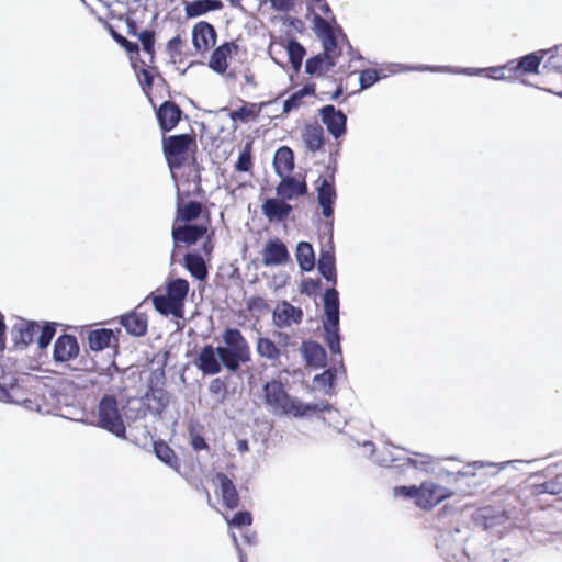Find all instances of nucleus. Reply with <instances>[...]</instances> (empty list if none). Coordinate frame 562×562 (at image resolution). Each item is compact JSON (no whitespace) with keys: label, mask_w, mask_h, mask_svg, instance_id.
<instances>
[{"label":"nucleus","mask_w":562,"mask_h":562,"mask_svg":"<svg viewBox=\"0 0 562 562\" xmlns=\"http://www.w3.org/2000/svg\"><path fill=\"white\" fill-rule=\"evenodd\" d=\"M325 321L323 328L325 331V341L334 355L341 359V347L339 336V294L333 286L327 289L323 297Z\"/></svg>","instance_id":"obj_1"},{"label":"nucleus","mask_w":562,"mask_h":562,"mask_svg":"<svg viewBox=\"0 0 562 562\" xmlns=\"http://www.w3.org/2000/svg\"><path fill=\"white\" fill-rule=\"evenodd\" d=\"M451 495L446 487L432 482H424L420 486H397L394 496L415 499V504L424 509H430Z\"/></svg>","instance_id":"obj_2"},{"label":"nucleus","mask_w":562,"mask_h":562,"mask_svg":"<svg viewBox=\"0 0 562 562\" xmlns=\"http://www.w3.org/2000/svg\"><path fill=\"white\" fill-rule=\"evenodd\" d=\"M263 400L268 409L274 415L301 414L299 401L292 398L279 380H272L263 385Z\"/></svg>","instance_id":"obj_3"},{"label":"nucleus","mask_w":562,"mask_h":562,"mask_svg":"<svg viewBox=\"0 0 562 562\" xmlns=\"http://www.w3.org/2000/svg\"><path fill=\"white\" fill-rule=\"evenodd\" d=\"M99 424L116 437L125 436V425L117 407V401L112 395H105L98 406Z\"/></svg>","instance_id":"obj_4"},{"label":"nucleus","mask_w":562,"mask_h":562,"mask_svg":"<svg viewBox=\"0 0 562 562\" xmlns=\"http://www.w3.org/2000/svg\"><path fill=\"white\" fill-rule=\"evenodd\" d=\"M303 319V311L286 301L279 303L272 312V321L278 328L297 325Z\"/></svg>","instance_id":"obj_5"},{"label":"nucleus","mask_w":562,"mask_h":562,"mask_svg":"<svg viewBox=\"0 0 562 562\" xmlns=\"http://www.w3.org/2000/svg\"><path fill=\"white\" fill-rule=\"evenodd\" d=\"M319 115L327 131L335 138L345 135L347 116L340 110H336L334 105L328 104L319 110Z\"/></svg>","instance_id":"obj_6"},{"label":"nucleus","mask_w":562,"mask_h":562,"mask_svg":"<svg viewBox=\"0 0 562 562\" xmlns=\"http://www.w3.org/2000/svg\"><path fill=\"white\" fill-rule=\"evenodd\" d=\"M196 366L204 375H215L220 373L223 364L218 358L217 347L205 345L199 352Z\"/></svg>","instance_id":"obj_7"},{"label":"nucleus","mask_w":562,"mask_h":562,"mask_svg":"<svg viewBox=\"0 0 562 562\" xmlns=\"http://www.w3.org/2000/svg\"><path fill=\"white\" fill-rule=\"evenodd\" d=\"M290 255L284 243L280 239H270L262 250V263L266 267L280 266L289 261Z\"/></svg>","instance_id":"obj_8"},{"label":"nucleus","mask_w":562,"mask_h":562,"mask_svg":"<svg viewBox=\"0 0 562 562\" xmlns=\"http://www.w3.org/2000/svg\"><path fill=\"white\" fill-rule=\"evenodd\" d=\"M192 43L199 52L209 50L216 43L215 29L204 21L196 23L192 29Z\"/></svg>","instance_id":"obj_9"},{"label":"nucleus","mask_w":562,"mask_h":562,"mask_svg":"<svg viewBox=\"0 0 562 562\" xmlns=\"http://www.w3.org/2000/svg\"><path fill=\"white\" fill-rule=\"evenodd\" d=\"M79 355V345L75 336L61 335L54 344L53 358L56 362H67Z\"/></svg>","instance_id":"obj_10"},{"label":"nucleus","mask_w":562,"mask_h":562,"mask_svg":"<svg viewBox=\"0 0 562 562\" xmlns=\"http://www.w3.org/2000/svg\"><path fill=\"white\" fill-rule=\"evenodd\" d=\"M40 331L41 326L38 324L21 319L12 327L11 335L15 346L23 349L35 341Z\"/></svg>","instance_id":"obj_11"},{"label":"nucleus","mask_w":562,"mask_h":562,"mask_svg":"<svg viewBox=\"0 0 562 562\" xmlns=\"http://www.w3.org/2000/svg\"><path fill=\"white\" fill-rule=\"evenodd\" d=\"M223 345L217 346L232 352H240L243 356L251 357L249 344L237 328H227L222 335Z\"/></svg>","instance_id":"obj_12"},{"label":"nucleus","mask_w":562,"mask_h":562,"mask_svg":"<svg viewBox=\"0 0 562 562\" xmlns=\"http://www.w3.org/2000/svg\"><path fill=\"white\" fill-rule=\"evenodd\" d=\"M214 483L217 486L216 493L221 495L224 505L234 509L238 506L239 496L235 484L224 473H216Z\"/></svg>","instance_id":"obj_13"},{"label":"nucleus","mask_w":562,"mask_h":562,"mask_svg":"<svg viewBox=\"0 0 562 562\" xmlns=\"http://www.w3.org/2000/svg\"><path fill=\"white\" fill-rule=\"evenodd\" d=\"M317 269L319 273L328 281L331 282L333 285L337 283V274L335 267V250L331 239L328 245L323 247L319 252V258L317 262Z\"/></svg>","instance_id":"obj_14"},{"label":"nucleus","mask_w":562,"mask_h":562,"mask_svg":"<svg viewBox=\"0 0 562 562\" xmlns=\"http://www.w3.org/2000/svg\"><path fill=\"white\" fill-rule=\"evenodd\" d=\"M317 202L322 207L325 217H331L334 210L333 203L336 199V190L331 181L319 177L317 180Z\"/></svg>","instance_id":"obj_15"},{"label":"nucleus","mask_w":562,"mask_h":562,"mask_svg":"<svg viewBox=\"0 0 562 562\" xmlns=\"http://www.w3.org/2000/svg\"><path fill=\"white\" fill-rule=\"evenodd\" d=\"M206 233V227L203 225H183L172 227L171 235L173 246L177 247L179 243L194 244Z\"/></svg>","instance_id":"obj_16"},{"label":"nucleus","mask_w":562,"mask_h":562,"mask_svg":"<svg viewBox=\"0 0 562 562\" xmlns=\"http://www.w3.org/2000/svg\"><path fill=\"white\" fill-rule=\"evenodd\" d=\"M277 187V194L282 200H291L294 196H302L307 193V186L305 181H299L294 177L284 176Z\"/></svg>","instance_id":"obj_17"},{"label":"nucleus","mask_w":562,"mask_h":562,"mask_svg":"<svg viewBox=\"0 0 562 562\" xmlns=\"http://www.w3.org/2000/svg\"><path fill=\"white\" fill-rule=\"evenodd\" d=\"M157 119L164 132L171 131L181 119V110L171 102H164L157 111Z\"/></svg>","instance_id":"obj_18"},{"label":"nucleus","mask_w":562,"mask_h":562,"mask_svg":"<svg viewBox=\"0 0 562 562\" xmlns=\"http://www.w3.org/2000/svg\"><path fill=\"white\" fill-rule=\"evenodd\" d=\"M301 353L307 366L322 368L326 362L325 349L315 341H305L301 346Z\"/></svg>","instance_id":"obj_19"},{"label":"nucleus","mask_w":562,"mask_h":562,"mask_svg":"<svg viewBox=\"0 0 562 562\" xmlns=\"http://www.w3.org/2000/svg\"><path fill=\"white\" fill-rule=\"evenodd\" d=\"M291 211L292 206L284 200L267 199L262 204V213L269 221H282Z\"/></svg>","instance_id":"obj_20"},{"label":"nucleus","mask_w":562,"mask_h":562,"mask_svg":"<svg viewBox=\"0 0 562 562\" xmlns=\"http://www.w3.org/2000/svg\"><path fill=\"white\" fill-rule=\"evenodd\" d=\"M192 142V137L188 134L172 135L164 139V154L166 157H177L184 154L190 143Z\"/></svg>","instance_id":"obj_21"},{"label":"nucleus","mask_w":562,"mask_h":562,"mask_svg":"<svg viewBox=\"0 0 562 562\" xmlns=\"http://www.w3.org/2000/svg\"><path fill=\"white\" fill-rule=\"evenodd\" d=\"M120 323L128 334L136 337L143 336L147 331V318L143 313L132 312L123 315Z\"/></svg>","instance_id":"obj_22"},{"label":"nucleus","mask_w":562,"mask_h":562,"mask_svg":"<svg viewBox=\"0 0 562 562\" xmlns=\"http://www.w3.org/2000/svg\"><path fill=\"white\" fill-rule=\"evenodd\" d=\"M542 58L537 53L528 54L518 60L508 61L505 67L508 70L524 74H537Z\"/></svg>","instance_id":"obj_23"},{"label":"nucleus","mask_w":562,"mask_h":562,"mask_svg":"<svg viewBox=\"0 0 562 562\" xmlns=\"http://www.w3.org/2000/svg\"><path fill=\"white\" fill-rule=\"evenodd\" d=\"M273 167L276 173L279 177H284L290 175V172L294 168V156L291 148L286 146L280 147L273 156Z\"/></svg>","instance_id":"obj_24"},{"label":"nucleus","mask_w":562,"mask_h":562,"mask_svg":"<svg viewBox=\"0 0 562 562\" xmlns=\"http://www.w3.org/2000/svg\"><path fill=\"white\" fill-rule=\"evenodd\" d=\"M223 8L221 0H194L184 4L187 18L194 19L211 11H217Z\"/></svg>","instance_id":"obj_25"},{"label":"nucleus","mask_w":562,"mask_h":562,"mask_svg":"<svg viewBox=\"0 0 562 562\" xmlns=\"http://www.w3.org/2000/svg\"><path fill=\"white\" fill-rule=\"evenodd\" d=\"M217 351L223 368L232 373H236L243 364H247L251 360V357L243 356L240 352H232L218 347Z\"/></svg>","instance_id":"obj_26"},{"label":"nucleus","mask_w":562,"mask_h":562,"mask_svg":"<svg viewBox=\"0 0 562 562\" xmlns=\"http://www.w3.org/2000/svg\"><path fill=\"white\" fill-rule=\"evenodd\" d=\"M403 70L405 71H432V72H450V74H462L468 76H479L483 74L484 71H487V68H452L450 66H426V65H419V66H412V67H404Z\"/></svg>","instance_id":"obj_27"},{"label":"nucleus","mask_w":562,"mask_h":562,"mask_svg":"<svg viewBox=\"0 0 562 562\" xmlns=\"http://www.w3.org/2000/svg\"><path fill=\"white\" fill-rule=\"evenodd\" d=\"M256 351L261 358L269 360L272 366L280 363L281 349L270 338H258Z\"/></svg>","instance_id":"obj_28"},{"label":"nucleus","mask_w":562,"mask_h":562,"mask_svg":"<svg viewBox=\"0 0 562 562\" xmlns=\"http://www.w3.org/2000/svg\"><path fill=\"white\" fill-rule=\"evenodd\" d=\"M153 304L155 310L161 315H172L175 317H183V307L172 301L167 295H156L153 297Z\"/></svg>","instance_id":"obj_29"},{"label":"nucleus","mask_w":562,"mask_h":562,"mask_svg":"<svg viewBox=\"0 0 562 562\" xmlns=\"http://www.w3.org/2000/svg\"><path fill=\"white\" fill-rule=\"evenodd\" d=\"M234 44L225 43L218 46L211 55L209 66L218 74H224L228 67L227 58Z\"/></svg>","instance_id":"obj_30"},{"label":"nucleus","mask_w":562,"mask_h":562,"mask_svg":"<svg viewBox=\"0 0 562 562\" xmlns=\"http://www.w3.org/2000/svg\"><path fill=\"white\" fill-rule=\"evenodd\" d=\"M303 140L308 150L313 153L319 150L324 145V131L322 126H306L303 133Z\"/></svg>","instance_id":"obj_31"},{"label":"nucleus","mask_w":562,"mask_h":562,"mask_svg":"<svg viewBox=\"0 0 562 562\" xmlns=\"http://www.w3.org/2000/svg\"><path fill=\"white\" fill-rule=\"evenodd\" d=\"M296 260L303 271H311L315 267V255L312 245L307 241H301L296 246Z\"/></svg>","instance_id":"obj_32"},{"label":"nucleus","mask_w":562,"mask_h":562,"mask_svg":"<svg viewBox=\"0 0 562 562\" xmlns=\"http://www.w3.org/2000/svg\"><path fill=\"white\" fill-rule=\"evenodd\" d=\"M271 102L249 103L241 108L231 111L229 119L234 122L241 121L247 122L250 119H255L259 115L260 111L269 105Z\"/></svg>","instance_id":"obj_33"},{"label":"nucleus","mask_w":562,"mask_h":562,"mask_svg":"<svg viewBox=\"0 0 562 562\" xmlns=\"http://www.w3.org/2000/svg\"><path fill=\"white\" fill-rule=\"evenodd\" d=\"M189 292V282L184 279L177 278L171 280L167 285V296L183 307L184 299Z\"/></svg>","instance_id":"obj_34"},{"label":"nucleus","mask_w":562,"mask_h":562,"mask_svg":"<svg viewBox=\"0 0 562 562\" xmlns=\"http://www.w3.org/2000/svg\"><path fill=\"white\" fill-rule=\"evenodd\" d=\"M184 266L191 276L198 280H204L207 276L205 262L200 255L187 254L184 256Z\"/></svg>","instance_id":"obj_35"},{"label":"nucleus","mask_w":562,"mask_h":562,"mask_svg":"<svg viewBox=\"0 0 562 562\" xmlns=\"http://www.w3.org/2000/svg\"><path fill=\"white\" fill-rule=\"evenodd\" d=\"M112 330L110 329H95L88 336V342L93 351H102L110 346L112 339Z\"/></svg>","instance_id":"obj_36"},{"label":"nucleus","mask_w":562,"mask_h":562,"mask_svg":"<svg viewBox=\"0 0 562 562\" xmlns=\"http://www.w3.org/2000/svg\"><path fill=\"white\" fill-rule=\"evenodd\" d=\"M284 48L289 61L291 63L294 70L297 71L301 68L302 60L305 55V48L295 40L289 41Z\"/></svg>","instance_id":"obj_37"},{"label":"nucleus","mask_w":562,"mask_h":562,"mask_svg":"<svg viewBox=\"0 0 562 562\" xmlns=\"http://www.w3.org/2000/svg\"><path fill=\"white\" fill-rule=\"evenodd\" d=\"M324 48V53L322 55L326 58V68L330 69L336 65V56H337V40L335 34L329 35L321 40Z\"/></svg>","instance_id":"obj_38"},{"label":"nucleus","mask_w":562,"mask_h":562,"mask_svg":"<svg viewBox=\"0 0 562 562\" xmlns=\"http://www.w3.org/2000/svg\"><path fill=\"white\" fill-rule=\"evenodd\" d=\"M154 451L156 457L170 468L176 469L178 465L173 450L165 442H155Z\"/></svg>","instance_id":"obj_39"},{"label":"nucleus","mask_w":562,"mask_h":562,"mask_svg":"<svg viewBox=\"0 0 562 562\" xmlns=\"http://www.w3.org/2000/svg\"><path fill=\"white\" fill-rule=\"evenodd\" d=\"M201 204L196 201H190L184 206H178V217L182 221L189 222L195 220L201 214Z\"/></svg>","instance_id":"obj_40"},{"label":"nucleus","mask_w":562,"mask_h":562,"mask_svg":"<svg viewBox=\"0 0 562 562\" xmlns=\"http://www.w3.org/2000/svg\"><path fill=\"white\" fill-rule=\"evenodd\" d=\"M313 30L319 40L335 34L330 22L319 14L313 15Z\"/></svg>","instance_id":"obj_41"},{"label":"nucleus","mask_w":562,"mask_h":562,"mask_svg":"<svg viewBox=\"0 0 562 562\" xmlns=\"http://www.w3.org/2000/svg\"><path fill=\"white\" fill-rule=\"evenodd\" d=\"M207 390L216 403H223L226 398L227 386L226 383L220 378L213 379L210 382Z\"/></svg>","instance_id":"obj_42"},{"label":"nucleus","mask_w":562,"mask_h":562,"mask_svg":"<svg viewBox=\"0 0 562 562\" xmlns=\"http://www.w3.org/2000/svg\"><path fill=\"white\" fill-rule=\"evenodd\" d=\"M55 335V328L50 324H46L41 327V331L37 334L35 341L41 350L46 349L50 344L53 337Z\"/></svg>","instance_id":"obj_43"},{"label":"nucleus","mask_w":562,"mask_h":562,"mask_svg":"<svg viewBox=\"0 0 562 562\" xmlns=\"http://www.w3.org/2000/svg\"><path fill=\"white\" fill-rule=\"evenodd\" d=\"M138 38L143 45V50L149 56V60L154 59L155 33L149 30L142 31Z\"/></svg>","instance_id":"obj_44"},{"label":"nucleus","mask_w":562,"mask_h":562,"mask_svg":"<svg viewBox=\"0 0 562 562\" xmlns=\"http://www.w3.org/2000/svg\"><path fill=\"white\" fill-rule=\"evenodd\" d=\"M299 406H300L301 414L295 415V417H303L312 412L330 411V405L325 401L319 402V403H312V404H303L302 402L299 401Z\"/></svg>","instance_id":"obj_45"},{"label":"nucleus","mask_w":562,"mask_h":562,"mask_svg":"<svg viewBox=\"0 0 562 562\" xmlns=\"http://www.w3.org/2000/svg\"><path fill=\"white\" fill-rule=\"evenodd\" d=\"M251 167L250 144H247L245 149L239 154L235 168L238 171L248 172Z\"/></svg>","instance_id":"obj_46"},{"label":"nucleus","mask_w":562,"mask_h":562,"mask_svg":"<svg viewBox=\"0 0 562 562\" xmlns=\"http://www.w3.org/2000/svg\"><path fill=\"white\" fill-rule=\"evenodd\" d=\"M333 381L334 374L329 370L324 371L323 373L317 374L314 378V384L316 385V387L323 390L325 393H328L329 390L331 389Z\"/></svg>","instance_id":"obj_47"},{"label":"nucleus","mask_w":562,"mask_h":562,"mask_svg":"<svg viewBox=\"0 0 562 562\" xmlns=\"http://www.w3.org/2000/svg\"><path fill=\"white\" fill-rule=\"evenodd\" d=\"M379 80V74L375 69H367L361 71L359 76L360 88L368 89Z\"/></svg>","instance_id":"obj_48"},{"label":"nucleus","mask_w":562,"mask_h":562,"mask_svg":"<svg viewBox=\"0 0 562 562\" xmlns=\"http://www.w3.org/2000/svg\"><path fill=\"white\" fill-rule=\"evenodd\" d=\"M326 66V58L324 55H317L306 60L305 71L310 75L317 74Z\"/></svg>","instance_id":"obj_49"},{"label":"nucleus","mask_w":562,"mask_h":562,"mask_svg":"<svg viewBox=\"0 0 562 562\" xmlns=\"http://www.w3.org/2000/svg\"><path fill=\"white\" fill-rule=\"evenodd\" d=\"M251 521L252 518L249 512H238L231 520H228V525L240 528L251 525Z\"/></svg>","instance_id":"obj_50"},{"label":"nucleus","mask_w":562,"mask_h":562,"mask_svg":"<svg viewBox=\"0 0 562 562\" xmlns=\"http://www.w3.org/2000/svg\"><path fill=\"white\" fill-rule=\"evenodd\" d=\"M110 32H111L112 37L115 40V42L119 43L121 46H123L128 53H137L138 52L137 43L130 42L123 35L115 32L112 27H110Z\"/></svg>","instance_id":"obj_51"},{"label":"nucleus","mask_w":562,"mask_h":562,"mask_svg":"<svg viewBox=\"0 0 562 562\" xmlns=\"http://www.w3.org/2000/svg\"><path fill=\"white\" fill-rule=\"evenodd\" d=\"M181 37L179 35L173 36L167 44V50L171 58L181 55Z\"/></svg>","instance_id":"obj_52"},{"label":"nucleus","mask_w":562,"mask_h":562,"mask_svg":"<svg viewBox=\"0 0 562 562\" xmlns=\"http://www.w3.org/2000/svg\"><path fill=\"white\" fill-rule=\"evenodd\" d=\"M137 78H138V80H139L140 85L144 87V89H145V88H147V89H150V88H151V85H153V76H151V74H150V71H149V70H147V69H142V70L139 71V74L137 75Z\"/></svg>","instance_id":"obj_53"},{"label":"nucleus","mask_w":562,"mask_h":562,"mask_svg":"<svg viewBox=\"0 0 562 562\" xmlns=\"http://www.w3.org/2000/svg\"><path fill=\"white\" fill-rule=\"evenodd\" d=\"M505 69H508L505 65L499 67H490L487 68L488 77L495 80H504L506 78L504 74Z\"/></svg>","instance_id":"obj_54"},{"label":"nucleus","mask_w":562,"mask_h":562,"mask_svg":"<svg viewBox=\"0 0 562 562\" xmlns=\"http://www.w3.org/2000/svg\"><path fill=\"white\" fill-rule=\"evenodd\" d=\"M539 492L540 493H548V494H558L560 493V486L557 483L553 482H546L541 485H539Z\"/></svg>","instance_id":"obj_55"},{"label":"nucleus","mask_w":562,"mask_h":562,"mask_svg":"<svg viewBox=\"0 0 562 562\" xmlns=\"http://www.w3.org/2000/svg\"><path fill=\"white\" fill-rule=\"evenodd\" d=\"M301 103V100L293 93L290 98H288L283 103V112L289 113L291 110L297 108Z\"/></svg>","instance_id":"obj_56"},{"label":"nucleus","mask_w":562,"mask_h":562,"mask_svg":"<svg viewBox=\"0 0 562 562\" xmlns=\"http://www.w3.org/2000/svg\"><path fill=\"white\" fill-rule=\"evenodd\" d=\"M271 7L278 11H289L292 7V0H269Z\"/></svg>","instance_id":"obj_57"},{"label":"nucleus","mask_w":562,"mask_h":562,"mask_svg":"<svg viewBox=\"0 0 562 562\" xmlns=\"http://www.w3.org/2000/svg\"><path fill=\"white\" fill-rule=\"evenodd\" d=\"M191 445L194 450H203L207 448V443L205 442L204 438L200 435H192L191 436Z\"/></svg>","instance_id":"obj_58"},{"label":"nucleus","mask_w":562,"mask_h":562,"mask_svg":"<svg viewBox=\"0 0 562 562\" xmlns=\"http://www.w3.org/2000/svg\"><path fill=\"white\" fill-rule=\"evenodd\" d=\"M550 63L553 68L562 72V47L557 48V54L551 56Z\"/></svg>","instance_id":"obj_59"},{"label":"nucleus","mask_w":562,"mask_h":562,"mask_svg":"<svg viewBox=\"0 0 562 562\" xmlns=\"http://www.w3.org/2000/svg\"><path fill=\"white\" fill-rule=\"evenodd\" d=\"M408 462L412 467L416 468V469H419L424 465H427L430 463V457L429 456H426V454H422L420 456V459L417 460V459H408Z\"/></svg>","instance_id":"obj_60"},{"label":"nucleus","mask_w":562,"mask_h":562,"mask_svg":"<svg viewBox=\"0 0 562 562\" xmlns=\"http://www.w3.org/2000/svg\"><path fill=\"white\" fill-rule=\"evenodd\" d=\"M4 333H5L4 317L0 313V350H2L4 348Z\"/></svg>","instance_id":"obj_61"},{"label":"nucleus","mask_w":562,"mask_h":562,"mask_svg":"<svg viewBox=\"0 0 562 562\" xmlns=\"http://www.w3.org/2000/svg\"><path fill=\"white\" fill-rule=\"evenodd\" d=\"M313 91H314L313 88L304 87V88L300 89L299 91H296L294 94L297 97V99L301 100L303 97L312 94Z\"/></svg>","instance_id":"obj_62"},{"label":"nucleus","mask_w":562,"mask_h":562,"mask_svg":"<svg viewBox=\"0 0 562 562\" xmlns=\"http://www.w3.org/2000/svg\"><path fill=\"white\" fill-rule=\"evenodd\" d=\"M314 5H316L324 14L331 13L330 8L325 0H322V2H316Z\"/></svg>","instance_id":"obj_63"},{"label":"nucleus","mask_w":562,"mask_h":562,"mask_svg":"<svg viewBox=\"0 0 562 562\" xmlns=\"http://www.w3.org/2000/svg\"><path fill=\"white\" fill-rule=\"evenodd\" d=\"M397 458L395 456H393L392 453L389 454V457H382V458H378L376 459V462H379L380 464L382 465H387L389 463L393 462L394 460H396Z\"/></svg>","instance_id":"obj_64"}]
</instances>
